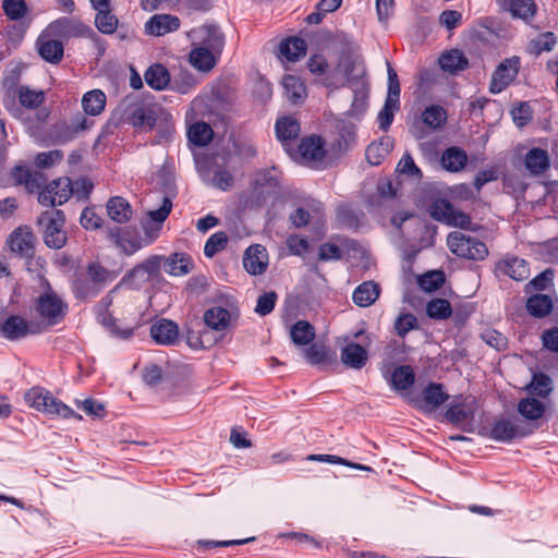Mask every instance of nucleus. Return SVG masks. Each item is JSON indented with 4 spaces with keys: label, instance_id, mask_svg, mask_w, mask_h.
I'll return each instance as SVG.
<instances>
[{
    "label": "nucleus",
    "instance_id": "1",
    "mask_svg": "<svg viewBox=\"0 0 558 558\" xmlns=\"http://www.w3.org/2000/svg\"><path fill=\"white\" fill-rule=\"evenodd\" d=\"M171 208V201L165 197L162 205L158 209L147 213L148 220L142 221V227L145 231L144 239L130 228H117L114 231L110 232V238L124 253L133 254L142 246L151 243L158 236L161 225L169 216Z\"/></svg>",
    "mask_w": 558,
    "mask_h": 558
},
{
    "label": "nucleus",
    "instance_id": "2",
    "mask_svg": "<svg viewBox=\"0 0 558 558\" xmlns=\"http://www.w3.org/2000/svg\"><path fill=\"white\" fill-rule=\"evenodd\" d=\"M335 74L342 75L345 84L353 92L352 111L355 114L362 113L367 107L369 95V84L363 61L357 57L343 54L335 69Z\"/></svg>",
    "mask_w": 558,
    "mask_h": 558
},
{
    "label": "nucleus",
    "instance_id": "3",
    "mask_svg": "<svg viewBox=\"0 0 558 558\" xmlns=\"http://www.w3.org/2000/svg\"><path fill=\"white\" fill-rule=\"evenodd\" d=\"M114 117L119 123H129L134 128L148 126L153 129L155 124L151 110L143 101L133 97H126L119 104Z\"/></svg>",
    "mask_w": 558,
    "mask_h": 558
},
{
    "label": "nucleus",
    "instance_id": "4",
    "mask_svg": "<svg viewBox=\"0 0 558 558\" xmlns=\"http://www.w3.org/2000/svg\"><path fill=\"white\" fill-rule=\"evenodd\" d=\"M37 225L43 231L45 243L49 247L61 248L65 244L64 215L60 209L41 213L37 218Z\"/></svg>",
    "mask_w": 558,
    "mask_h": 558
},
{
    "label": "nucleus",
    "instance_id": "5",
    "mask_svg": "<svg viewBox=\"0 0 558 558\" xmlns=\"http://www.w3.org/2000/svg\"><path fill=\"white\" fill-rule=\"evenodd\" d=\"M114 272L107 270L97 263L87 267L86 276L76 282V293L81 298L95 296L104 287L112 282Z\"/></svg>",
    "mask_w": 558,
    "mask_h": 558
},
{
    "label": "nucleus",
    "instance_id": "6",
    "mask_svg": "<svg viewBox=\"0 0 558 558\" xmlns=\"http://www.w3.org/2000/svg\"><path fill=\"white\" fill-rule=\"evenodd\" d=\"M447 244L453 254L468 259L483 260L488 255L485 243L459 231L449 233Z\"/></svg>",
    "mask_w": 558,
    "mask_h": 558
},
{
    "label": "nucleus",
    "instance_id": "7",
    "mask_svg": "<svg viewBox=\"0 0 558 558\" xmlns=\"http://www.w3.org/2000/svg\"><path fill=\"white\" fill-rule=\"evenodd\" d=\"M66 305L52 292H47L38 298L35 312L40 318L41 329L59 324L65 314Z\"/></svg>",
    "mask_w": 558,
    "mask_h": 558
},
{
    "label": "nucleus",
    "instance_id": "8",
    "mask_svg": "<svg viewBox=\"0 0 558 558\" xmlns=\"http://www.w3.org/2000/svg\"><path fill=\"white\" fill-rule=\"evenodd\" d=\"M430 215L435 220L445 222L449 226L466 230H475L471 218L461 210L456 209L447 199H437L430 206Z\"/></svg>",
    "mask_w": 558,
    "mask_h": 558
},
{
    "label": "nucleus",
    "instance_id": "9",
    "mask_svg": "<svg viewBox=\"0 0 558 558\" xmlns=\"http://www.w3.org/2000/svg\"><path fill=\"white\" fill-rule=\"evenodd\" d=\"M73 186L69 178H58L45 187L38 194V203L43 206L54 207L62 205L72 196Z\"/></svg>",
    "mask_w": 558,
    "mask_h": 558
},
{
    "label": "nucleus",
    "instance_id": "10",
    "mask_svg": "<svg viewBox=\"0 0 558 558\" xmlns=\"http://www.w3.org/2000/svg\"><path fill=\"white\" fill-rule=\"evenodd\" d=\"M48 34L53 35L59 40L73 37H85L92 33V28L85 25L81 20L73 17H61L51 22L47 28Z\"/></svg>",
    "mask_w": 558,
    "mask_h": 558
},
{
    "label": "nucleus",
    "instance_id": "11",
    "mask_svg": "<svg viewBox=\"0 0 558 558\" xmlns=\"http://www.w3.org/2000/svg\"><path fill=\"white\" fill-rule=\"evenodd\" d=\"M520 68V58L511 57L505 59L494 71L489 84V92L498 94L506 89L517 77Z\"/></svg>",
    "mask_w": 558,
    "mask_h": 558
},
{
    "label": "nucleus",
    "instance_id": "12",
    "mask_svg": "<svg viewBox=\"0 0 558 558\" xmlns=\"http://www.w3.org/2000/svg\"><path fill=\"white\" fill-rule=\"evenodd\" d=\"M160 263V256H150L132 269L126 281L134 288H140L145 283L153 281L159 276Z\"/></svg>",
    "mask_w": 558,
    "mask_h": 558
},
{
    "label": "nucleus",
    "instance_id": "13",
    "mask_svg": "<svg viewBox=\"0 0 558 558\" xmlns=\"http://www.w3.org/2000/svg\"><path fill=\"white\" fill-rule=\"evenodd\" d=\"M193 45L203 46L216 52H221L223 36L219 28L214 25H203L190 32Z\"/></svg>",
    "mask_w": 558,
    "mask_h": 558
},
{
    "label": "nucleus",
    "instance_id": "14",
    "mask_svg": "<svg viewBox=\"0 0 558 558\" xmlns=\"http://www.w3.org/2000/svg\"><path fill=\"white\" fill-rule=\"evenodd\" d=\"M496 3L502 12L525 23H530L538 10L534 0H496Z\"/></svg>",
    "mask_w": 558,
    "mask_h": 558
},
{
    "label": "nucleus",
    "instance_id": "15",
    "mask_svg": "<svg viewBox=\"0 0 558 558\" xmlns=\"http://www.w3.org/2000/svg\"><path fill=\"white\" fill-rule=\"evenodd\" d=\"M37 48L39 56L52 64L59 63L63 58L64 48L62 41L48 34L47 29L38 37Z\"/></svg>",
    "mask_w": 558,
    "mask_h": 558
},
{
    "label": "nucleus",
    "instance_id": "16",
    "mask_svg": "<svg viewBox=\"0 0 558 558\" xmlns=\"http://www.w3.org/2000/svg\"><path fill=\"white\" fill-rule=\"evenodd\" d=\"M92 8L97 11L95 25L102 34H112L118 27V19L111 13L110 0H89Z\"/></svg>",
    "mask_w": 558,
    "mask_h": 558
},
{
    "label": "nucleus",
    "instance_id": "17",
    "mask_svg": "<svg viewBox=\"0 0 558 558\" xmlns=\"http://www.w3.org/2000/svg\"><path fill=\"white\" fill-rule=\"evenodd\" d=\"M340 359L345 366L353 369H361L366 364L368 354L366 348L352 341H348L345 338L341 345Z\"/></svg>",
    "mask_w": 558,
    "mask_h": 558
},
{
    "label": "nucleus",
    "instance_id": "18",
    "mask_svg": "<svg viewBox=\"0 0 558 558\" xmlns=\"http://www.w3.org/2000/svg\"><path fill=\"white\" fill-rule=\"evenodd\" d=\"M243 266L251 275H262L268 266V255L263 245L255 244L246 248Z\"/></svg>",
    "mask_w": 558,
    "mask_h": 558
},
{
    "label": "nucleus",
    "instance_id": "19",
    "mask_svg": "<svg viewBox=\"0 0 558 558\" xmlns=\"http://www.w3.org/2000/svg\"><path fill=\"white\" fill-rule=\"evenodd\" d=\"M41 328L39 325L34 327L33 325H29L23 317L16 315L7 318L1 326V332L3 337L10 340H16L29 333L39 332Z\"/></svg>",
    "mask_w": 558,
    "mask_h": 558
},
{
    "label": "nucleus",
    "instance_id": "20",
    "mask_svg": "<svg viewBox=\"0 0 558 558\" xmlns=\"http://www.w3.org/2000/svg\"><path fill=\"white\" fill-rule=\"evenodd\" d=\"M179 27V17L170 14H156L146 22L145 32L153 36H163Z\"/></svg>",
    "mask_w": 558,
    "mask_h": 558
},
{
    "label": "nucleus",
    "instance_id": "21",
    "mask_svg": "<svg viewBox=\"0 0 558 558\" xmlns=\"http://www.w3.org/2000/svg\"><path fill=\"white\" fill-rule=\"evenodd\" d=\"M524 435L525 433L520 428V426L508 418L497 420L488 433V436L492 439L502 442L511 441L512 439Z\"/></svg>",
    "mask_w": 558,
    "mask_h": 558
},
{
    "label": "nucleus",
    "instance_id": "22",
    "mask_svg": "<svg viewBox=\"0 0 558 558\" xmlns=\"http://www.w3.org/2000/svg\"><path fill=\"white\" fill-rule=\"evenodd\" d=\"M203 320L207 328L214 331H225L231 324L232 314L222 306H213L205 311Z\"/></svg>",
    "mask_w": 558,
    "mask_h": 558
},
{
    "label": "nucleus",
    "instance_id": "23",
    "mask_svg": "<svg viewBox=\"0 0 558 558\" xmlns=\"http://www.w3.org/2000/svg\"><path fill=\"white\" fill-rule=\"evenodd\" d=\"M151 338L159 344H173L179 336V327L169 319H160L150 328Z\"/></svg>",
    "mask_w": 558,
    "mask_h": 558
},
{
    "label": "nucleus",
    "instance_id": "24",
    "mask_svg": "<svg viewBox=\"0 0 558 558\" xmlns=\"http://www.w3.org/2000/svg\"><path fill=\"white\" fill-rule=\"evenodd\" d=\"M193 46L194 47L189 56L190 63L198 71H210L216 65L217 59L220 53L203 46Z\"/></svg>",
    "mask_w": 558,
    "mask_h": 558
},
{
    "label": "nucleus",
    "instance_id": "25",
    "mask_svg": "<svg viewBox=\"0 0 558 558\" xmlns=\"http://www.w3.org/2000/svg\"><path fill=\"white\" fill-rule=\"evenodd\" d=\"M524 163L532 175H539L550 167V158L545 149L532 148L526 153Z\"/></svg>",
    "mask_w": 558,
    "mask_h": 558
},
{
    "label": "nucleus",
    "instance_id": "26",
    "mask_svg": "<svg viewBox=\"0 0 558 558\" xmlns=\"http://www.w3.org/2000/svg\"><path fill=\"white\" fill-rule=\"evenodd\" d=\"M106 207L108 216L117 223H125L132 218V207L123 197H110Z\"/></svg>",
    "mask_w": 558,
    "mask_h": 558
},
{
    "label": "nucleus",
    "instance_id": "27",
    "mask_svg": "<svg viewBox=\"0 0 558 558\" xmlns=\"http://www.w3.org/2000/svg\"><path fill=\"white\" fill-rule=\"evenodd\" d=\"M299 153L305 162L322 160L326 154L322 138L314 135L301 142Z\"/></svg>",
    "mask_w": 558,
    "mask_h": 558
},
{
    "label": "nucleus",
    "instance_id": "28",
    "mask_svg": "<svg viewBox=\"0 0 558 558\" xmlns=\"http://www.w3.org/2000/svg\"><path fill=\"white\" fill-rule=\"evenodd\" d=\"M34 235L29 228L19 227L15 229L9 239V245L12 252L27 255L33 248Z\"/></svg>",
    "mask_w": 558,
    "mask_h": 558
},
{
    "label": "nucleus",
    "instance_id": "29",
    "mask_svg": "<svg viewBox=\"0 0 558 558\" xmlns=\"http://www.w3.org/2000/svg\"><path fill=\"white\" fill-rule=\"evenodd\" d=\"M380 288L374 281H365L353 291V301L357 306L367 307L379 296Z\"/></svg>",
    "mask_w": 558,
    "mask_h": 558
},
{
    "label": "nucleus",
    "instance_id": "30",
    "mask_svg": "<svg viewBox=\"0 0 558 558\" xmlns=\"http://www.w3.org/2000/svg\"><path fill=\"white\" fill-rule=\"evenodd\" d=\"M439 65L448 73L457 74L468 68L469 61L462 51L452 49L440 56Z\"/></svg>",
    "mask_w": 558,
    "mask_h": 558
},
{
    "label": "nucleus",
    "instance_id": "31",
    "mask_svg": "<svg viewBox=\"0 0 558 558\" xmlns=\"http://www.w3.org/2000/svg\"><path fill=\"white\" fill-rule=\"evenodd\" d=\"M499 269L517 281L525 280L530 275L526 262L518 257H506L499 263Z\"/></svg>",
    "mask_w": 558,
    "mask_h": 558
},
{
    "label": "nucleus",
    "instance_id": "32",
    "mask_svg": "<svg viewBox=\"0 0 558 558\" xmlns=\"http://www.w3.org/2000/svg\"><path fill=\"white\" fill-rule=\"evenodd\" d=\"M468 156L465 151L459 147L447 148L441 155L442 167L450 172L462 170L466 163Z\"/></svg>",
    "mask_w": 558,
    "mask_h": 558
},
{
    "label": "nucleus",
    "instance_id": "33",
    "mask_svg": "<svg viewBox=\"0 0 558 558\" xmlns=\"http://www.w3.org/2000/svg\"><path fill=\"white\" fill-rule=\"evenodd\" d=\"M286 97L291 104L299 105L306 98L304 83L296 76L286 75L282 81Z\"/></svg>",
    "mask_w": 558,
    "mask_h": 558
},
{
    "label": "nucleus",
    "instance_id": "34",
    "mask_svg": "<svg viewBox=\"0 0 558 558\" xmlns=\"http://www.w3.org/2000/svg\"><path fill=\"white\" fill-rule=\"evenodd\" d=\"M40 412L49 415L62 416L64 418H82L81 415L76 414L71 408L54 398L49 391L47 392L45 401L41 404Z\"/></svg>",
    "mask_w": 558,
    "mask_h": 558
},
{
    "label": "nucleus",
    "instance_id": "35",
    "mask_svg": "<svg viewBox=\"0 0 558 558\" xmlns=\"http://www.w3.org/2000/svg\"><path fill=\"white\" fill-rule=\"evenodd\" d=\"M279 51L282 58L294 62L305 54L306 44L302 38L290 37L281 41Z\"/></svg>",
    "mask_w": 558,
    "mask_h": 558
},
{
    "label": "nucleus",
    "instance_id": "36",
    "mask_svg": "<svg viewBox=\"0 0 558 558\" xmlns=\"http://www.w3.org/2000/svg\"><path fill=\"white\" fill-rule=\"evenodd\" d=\"M106 106V95L100 89L87 92L82 98V107L87 114L98 116Z\"/></svg>",
    "mask_w": 558,
    "mask_h": 558
},
{
    "label": "nucleus",
    "instance_id": "37",
    "mask_svg": "<svg viewBox=\"0 0 558 558\" xmlns=\"http://www.w3.org/2000/svg\"><path fill=\"white\" fill-rule=\"evenodd\" d=\"M166 267L171 276H184L191 271L193 262L189 255L174 253L167 259Z\"/></svg>",
    "mask_w": 558,
    "mask_h": 558
},
{
    "label": "nucleus",
    "instance_id": "38",
    "mask_svg": "<svg viewBox=\"0 0 558 558\" xmlns=\"http://www.w3.org/2000/svg\"><path fill=\"white\" fill-rule=\"evenodd\" d=\"M146 83L154 89L161 90L166 88L170 82L168 70L161 64H154L145 72Z\"/></svg>",
    "mask_w": 558,
    "mask_h": 558
},
{
    "label": "nucleus",
    "instance_id": "39",
    "mask_svg": "<svg viewBox=\"0 0 558 558\" xmlns=\"http://www.w3.org/2000/svg\"><path fill=\"white\" fill-rule=\"evenodd\" d=\"M290 336L294 344L306 345L314 340L315 329L308 322L299 320L292 326Z\"/></svg>",
    "mask_w": 558,
    "mask_h": 558
},
{
    "label": "nucleus",
    "instance_id": "40",
    "mask_svg": "<svg viewBox=\"0 0 558 558\" xmlns=\"http://www.w3.org/2000/svg\"><path fill=\"white\" fill-rule=\"evenodd\" d=\"M276 133L282 142L293 140L300 133V123L293 117L280 118L276 123Z\"/></svg>",
    "mask_w": 558,
    "mask_h": 558
},
{
    "label": "nucleus",
    "instance_id": "41",
    "mask_svg": "<svg viewBox=\"0 0 558 558\" xmlns=\"http://www.w3.org/2000/svg\"><path fill=\"white\" fill-rule=\"evenodd\" d=\"M526 308L531 315L544 317L551 312L553 302L546 294H535L527 300Z\"/></svg>",
    "mask_w": 558,
    "mask_h": 558
},
{
    "label": "nucleus",
    "instance_id": "42",
    "mask_svg": "<svg viewBox=\"0 0 558 558\" xmlns=\"http://www.w3.org/2000/svg\"><path fill=\"white\" fill-rule=\"evenodd\" d=\"M423 123L433 131L439 130L447 120V113L439 106H429L422 113Z\"/></svg>",
    "mask_w": 558,
    "mask_h": 558
},
{
    "label": "nucleus",
    "instance_id": "43",
    "mask_svg": "<svg viewBox=\"0 0 558 558\" xmlns=\"http://www.w3.org/2000/svg\"><path fill=\"white\" fill-rule=\"evenodd\" d=\"M518 411L524 418L535 421L543 416L545 407L535 398H526L519 402Z\"/></svg>",
    "mask_w": 558,
    "mask_h": 558
},
{
    "label": "nucleus",
    "instance_id": "44",
    "mask_svg": "<svg viewBox=\"0 0 558 558\" xmlns=\"http://www.w3.org/2000/svg\"><path fill=\"white\" fill-rule=\"evenodd\" d=\"M448 396L442 391L440 385L432 384L424 391V404L422 408L425 411H433L441 405Z\"/></svg>",
    "mask_w": 558,
    "mask_h": 558
},
{
    "label": "nucleus",
    "instance_id": "45",
    "mask_svg": "<svg viewBox=\"0 0 558 558\" xmlns=\"http://www.w3.org/2000/svg\"><path fill=\"white\" fill-rule=\"evenodd\" d=\"M213 135V129L205 122H197L189 129V138L197 146L207 145L211 141Z\"/></svg>",
    "mask_w": 558,
    "mask_h": 558
},
{
    "label": "nucleus",
    "instance_id": "46",
    "mask_svg": "<svg viewBox=\"0 0 558 558\" xmlns=\"http://www.w3.org/2000/svg\"><path fill=\"white\" fill-rule=\"evenodd\" d=\"M17 96L20 104L27 109L38 108L45 101L43 90L31 89L28 86H21Z\"/></svg>",
    "mask_w": 558,
    "mask_h": 558
},
{
    "label": "nucleus",
    "instance_id": "47",
    "mask_svg": "<svg viewBox=\"0 0 558 558\" xmlns=\"http://www.w3.org/2000/svg\"><path fill=\"white\" fill-rule=\"evenodd\" d=\"M414 372L411 366L397 367L391 376V385L397 390H405L414 383Z\"/></svg>",
    "mask_w": 558,
    "mask_h": 558
},
{
    "label": "nucleus",
    "instance_id": "48",
    "mask_svg": "<svg viewBox=\"0 0 558 558\" xmlns=\"http://www.w3.org/2000/svg\"><path fill=\"white\" fill-rule=\"evenodd\" d=\"M427 315L436 319H445L451 315V305L445 299H434L427 303Z\"/></svg>",
    "mask_w": 558,
    "mask_h": 558
},
{
    "label": "nucleus",
    "instance_id": "49",
    "mask_svg": "<svg viewBox=\"0 0 558 558\" xmlns=\"http://www.w3.org/2000/svg\"><path fill=\"white\" fill-rule=\"evenodd\" d=\"M529 388L534 395L547 397L553 390V381L546 374L537 373L533 376Z\"/></svg>",
    "mask_w": 558,
    "mask_h": 558
},
{
    "label": "nucleus",
    "instance_id": "50",
    "mask_svg": "<svg viewBox=\"0 0 558 558\" xmlns=\"http://www.w3.org/2000/svg\"><path fill=\"white\" fill-rule=\"evenodd\" d=\"M15 179L20 182L25 184L28 189L40 187L39 181L43 179L41 173L39 172H32L26 167H16L14 171Z\"/></svg>",
    "mask_w": 558,
    "mask_h": 558
},
{
    "label": "nucleus",
    "instance_id": "51",
    "mask_svg": "<svg viewBox=\"0 0 558 558\" xmlns=\"http://www.w3.org/2000/svg\"><path fill=\"white\" fill-rule=\"evenodd\" d=\"M445 282V276L442 271H429L418 279L420 287L427 292H433L440 288Z\"/></svg>",
    "mask_w": 558,
    "mask_h": 558
},
{
    "label": "nucleus",
    "instance_id": "52",
    "mask_svg": "<svg viewBox=\"0 0 558 558\" xmlns=\"http://www.w3.org/2000/svg\"><path fill=\"white\" fill-rule=\"evenodd\" d=\"M210 183L215 187L226 191L233 185V177L227 169L216 167L211 171Z\"/></svg>",
    "mask_w": 558,
    "mask_h": 558
},
{
    "label": "nucleus",
    "instance_id": "53",
    "mask_svg": "<svg viewBox=\"0 0 558 558\" xmlns=\"http://www.w3.org/2000/svg\"><path fill=\"white\" fill-rule=\"evenodd\" d=\"M228 242V236L225 232L219 231L214 233L206 242L204 247V254L207 257H213L218 252L222 251Z\"/></svg>",
    "mask_w": 558,
    "mask_h": 558
},
{
    "label": "nucleus",
    "instance_id": "54",
    "mask_svg": "<svg viewBox=\"0 0 558 558\" xmlns=\"http://www.w3.org/2000/svg\"><path fill=\"white\" fill-rule=\"evenodd\" d=\"M387 74H388V94L386 97V101H389V104L399 105L400 84L398 81L397 72L393 70V68L390 65L389 62H387Z\"/></svg>",
    "mask_w": 558,
    "mask_h": 558
},
{
    "label": "nucleus",
    "instance_id": "55",
    "mask_svg": "<svg viewBox=\"0 0 558 558\" xmlns=\"http://www.w3.org/2000/svg\"><path fill=\"white\" fill-rule=\"evenodd\" d=\"M397 172L400 174L420 180L422 178V171L415 165L410 154H405L397 165Z\"/></svg>",
    "mask_w": 558,
    "mask_h": 558
},
{
    "label": "nucleus",
    "instance_id": "56",
    "mask_svg": "<svg viewBox=\"0 0 558 558\" xmlns=\"http://www.w3.org/2000/svg\"><path fill=\"white\" fill-rule=\"evenodd\" d=\"M2 8L10 20H20L24 17L27 12L24 0H4Z\"/></svg>",
    "mask_w": 558,
    "mask_h": 558
},
{
    "label": "nucleus",
    "instance_id": "57",
    "mask_svg": "<svg viewBox=\"0 0 558 558\" xmlns=\"http://www.w3.org/2000/svg\"><path fill=\"white\" fill-rule=\"evenodd\" d=\"M556 45V38L553 33H544L530 44L531 51L539 54L543 51H550Z\"/></svg>",
    "mask_w": 558,
    "mask_h": 558
},
{
    "label": "nucleus",
    "instance_id": "58",
    "mask_svg": "<svg viewBox=\"0 0 558 558\" xmlns=\"http://www.w3.org/2000/svg\"><path fill=\"white\" fill-rule=\"evenodd\" d=\"M473 415V408L469 404H457L450 407L446 417L452 423H461Z\"/></svg>",
    "mask_w": 558,
    "mask_h": 558
},
{
    "label": "nucleus",
    "instance_id": "59",
    "mask_svg": "<svg viewBox=\"0 0 558 558\" xmlns=\"http://www.w3.org/2000/svg\"><path fill=\"white\" fill-rule=\"evenodd\" d=\"M277 294L274 291L264 293L257 299L255 312L262 316L269 314L276 304Z\"/></svg>",
    "mask_w": 558,
    "mask_h": 558
},
{
    "label": "nucleus",
    "instance_id": "60",
    "mask_svg": "<svg viewBox=\"0 0 558 558\" xmlns=\"http://www.w3.org/2000/svg\"><path fill=\"white\" fill-rule=\"evenodd\" d=\"M307 362L312 365H318L327 361V352L324 345L312 344L304 350Z\"/></svg>",
    "mask_w": 558,
    "mask_h": 558
},
{
    "label": "nucleus",
    "instance_id": "61",
    "mask_svg": "<svg viewBox=\"0 0 558 558\" xmlns=\"http://www.w3.org/2000/svg\"><path fill=\"white\" fill-rule=\"evenodd\" d=\"M389 150V144L384 147V143H373L366 148V158L371 165H379L381 159Z\"/></svg>",
    "mask_w": 558,
    "mask_h": 558
},
{
    "label": "nucleus",
    "instance_id": "62",
    "mask_svg": "<svg viewBox=\"0 0 558 558\" xmlns=\"http://www.w3.org/2000/svg\"><path fill=\"white\" fill-rule=\"evenodd\" d=\"M395 328L397 330V333L403 337L410 330L417 328L416 317L412 314L400 315L396 320Z\"/></svg>",
    "mask_w": 558,
    "mask_h": 558
},
{
    "label": "nucleus",
    "instance_id": "63",
    "mask_svg": "<svg viewBox=\"0 0 558 558\" xmlns=\"http://www.w3.org/2000/svg\"><path fill=\"white\" fill-rule=\"evenodd\" d=\"M398 109L399 105L389 104V101L385 100V105L378 113V122L380 129H383L384 131L388 130V128L392 123L395 111H397Z\"/></svg>",
    "mask_w": 558,
    "mask_h": 558
},
{
    "label": "nucleus",
    "instance_id": "64",
    "mask_svg": "<svg viewBox=\"0 0 558 558\" xmlns=\"http://www.w3.org/2000/svg\"><path fill=\"white\" fill-rule=\"evenodd\" d=\"M76 405L77 408L82 409L87 415L90 416L100 417L105 413L104 404L93 399L77 401Z\"/></svg>",
    "mask_w": 558,
    "mask_h": 558
}]
</instances>
